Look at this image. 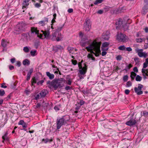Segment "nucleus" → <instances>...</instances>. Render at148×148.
Masks as SVG:
<instances>
[{
  "instance_id": "nucleus-9",
  "label": "nucleus",
  "mask_w": 148,
  "mask_h": 148,
  "mask_svg": "<svg viewBox=\"0 0 148 148\" xmlns=\"http://www.w3.org/2000/svg\"><path fill=\"white\" fill-rule=\"evenodd\" d=\"M80 44L82 47H85L89 44V41L87 36H85L84 37L81 38Z\"/></svg>"
},
{
  "instance_id": "nucleus-55",
  "label": "nucleus",
  "mask_w": 148,
  "mask_h": 148,
  "mask_svg": "<svg viewBox=\"0 0 148 148\" xmlns=\"http://www.w3.org/2000/svg\"><path fill=\"white\" fill-rule=\"evenodd\" d=\"M75 106H77L75 107V110H79L81 107V106H80L78 104H77V105L76 104Z\"/></svg>"
},
{
  "instance_id": "nucleus-8",
  "label": "nucleus",
  "mask_w": 148,
  "mask_h": 148,
  "mask_svg": "<svg viewBox=\"0 0 148 148\" xmlns=\"http://www.w3.org/2000/svg\"><path fill=\"white\" fill-rule=\"evenodd\" d=\"M91 25L90 20L88 18H86L84 24L85 30L86 32L89 31L91 28Z\"/></svg>"
},
{
  "instance_id": "nucleus-5",
  "label": "nucleus",
  "mask_w": 148,
  "mask_h": 148,
  "mask_svg": "<svg viewBox=\"0 0 148 148\" xmlns=\"http://www.w3.org/2000/svg\"><path fill=\"white\" fill-rule=\"evenodd\" d=\"M27 28L26 24L23 22H19L16 26L15 30L18 32V33L25 31Z\"/></svg>"
},
{
  "instance_id": "nucleus-31",
  "label": "nucleus",
  "mask_w": 148,
  "mask_h": 148,
  "mask_svg": "<svg viewBox=\"0 0 148 148\" xmlns=\"http://www.w3.org/2000/svg\"><path fill=\"white\" fill-rule=\"evenodd\" d=\"M142 79V77L139 75H136V81L138 82H140Z\"/></svg>"
},
{
  "instance_id": "nucleus-21",
  "label": "nucleus",
  "mask_w": 148,
  "mask_h": 148,
  "mask_svg": "<svg viewBox=\"0 0 148 148\" xmlns=\"http://www.w3.org/2000/svg\"><path fill=\"white\" fill-rule=\"evenodd\" d=\"M31 31L32 34H34L36 35L39 34V31L37 29L36 27H32L31 28Z\"/></svg>"
},
{
  "instance_id": "nucleus-57",
  "label": "nucleus",
  "mask_w": 148,
  "mask_h": 148,
  "mask_svg": "<svg viewBox=\"0 0 148 148\" xmlns=\"http://www.w3.org/2000/svg\"><path fill=\"white\" fill-rule=\"evenodd\" d=\"M65 89L66 90H71V89H72V87L70 86H66L65 87Z\"/></svg>"
},
{
  "instance_id": "nucleus-25",
  "label": "nucleus",
  "mask_w": 148,
  "mask_h": 148,
  "mask_svg": "<svg viewBox=\"0 0 148 148\" xmlns=\"http://www.w3.org/2000/svg\"><path fill=\"white\" fill-rule=\"evenodd\" d=\"M37 79L34 77L31 80V86H34V84L36 83Z\"/></svg>"
},
{
  "instance_id": "nucleus-17",
  "label": "nucleus",
  "mask_w": 148,
  "mask_h": 148,
  "mask_svg": "<svg viewBox=\"0 0 148 148\" xmlns=\"http://www.w3.org/2000/svg\"><path fill=\"white\" fill-rule=\"evenodd\" d=\"M136 123V121L133 119H132L129 121H127L126 122V124L127 125L131 126L135 125Z\"/></svg>"
},
{
  "instance_id": "nucleus-20",
  "label": "nucleus",
  "mask_w": 148,
  "mask_h": 148,
  "mask_svg": "<svg viewBox=\"0 0 148 148\" xmlns=\"http://www.w3.org/2000/svg\"><path fill=\"white\" fill-rule=\"evenodd\" d=\"M30 0H24L22 3V9H24L29 5V2Z\"/></svg>"
},
{
  "instance_id": "nucleus-7",
  "label": "nucleus",
  "mask_w": 148,
  "mask_h": 148,
  "mask_svg": "<svg viewBox=\"0 0 148 148\" xmlns=\"http://www.w3.org/2000/svg\"><path fill=\"white\" fill-rule=\"evenodd\" d=\"M116 39L119 42H125L127 40V36L121 33L118 32L116 35Z\"/></svg>"
},
{
  "instance_id": "nucleus-59",
  "label": "nucleus",
  "mask_w": 148,
  "mask_h": 148,
  "mask_svg": "<svg viewBox=\"0 0 148 148\" xmlns=\"http://www.w3.org/2000/svg\"><path fill=\"white\" fill-rule=\"evenodd\" d=\"M103 10H99L97 12V13L99 14H101L103 13Z\"/></svg>"
},
{
  "instance_id": "nucleus-16",
  "label": "nucleus",
  "mask_w": 148,
  "mask_h": 148,
  "mask_svg": "<svg viewBox=\"0 0 148 148\" xmlns=\"http://www.w3.org/2000/svg\"><path fill=\"white\" fill-rule=\"evenodd\" d=\"M48 18L45 17L43 21H41L38 23V24L42 26H44L48 23Z\"/></svg>"
},
{
  "instance_id": "nucleus-26",
  "label": "nucleus",
  "mask_w": 148,
  "mask_h": 148,
  "mask_svg": "<svg viewBox=\"0 0 148 148\" xmlns=\"http://www.w3.org/2000/svg\"><path fill=\"white\" fill-rule=\"evenodd\" d=\"M126 64L127 65L125 69L123 70V71L125 70L126 71H127L132 67V65L131 64H130L128 65L126 63Z\"/></svg>"
},
{
  "instance_id": "nucleus-2",
  "label": "nucleus",
  "mask_w": 148,
  "mask_h": 148,
  "mask_svg": "<svg viewBox=\"0 0 148 148\" xmlns=\"http://www.w3.org/2000/svg\"><path fill=\"white\" fill-rule=\"evenodd\" d=\"M64 79L62 78H56L52 81L50 80L47 82V84L52 87L54 90H56L58 88H61L64 86L65 83Z\"/></svg>"
},
{
  "instance_id": "nucleus-42",
  "label": "nucleus",
  "mask_w": 148,
  "mask_h": 148,
  "mask_svg": "<svg viewBox=\"0 0 148 148\" xmlns=\"http://www.w3.org/2000/svg\"><path fill=\"white\" fill-rule=\"evenodd\" d=\"M128 76L127 75H125L123 76V80L124 82L127 81L128 79Z\"/></svg>"
},
{
  "instance_id": "nucleus-24",
  "label": "nucleus",
  "mask_w": 148,
  "mask_h": 148,
  "mask_svg": "<svg viewBox=\"0 0 148 148\" xmlns=\"http://www.w3.org/2000/svg\"><path fill=\"white\" fill-rule=\"evenodd\" d=\"M46 74L50 79H52L54 78V75L53 74H51L49 72H47Z\"/></svg>"
},
{
  "instance_id": "nucleus-13",
  "label": "nucleus",
  "mask_w": 148,
  "mask_h": 148,
  "mask_svg": "<svg viewBox=\"0 0 148 148\" xmlns=\"http://www.w3.org/2000/svg\"><path fill=\"white\" fill-rule=\"evenodd\" d=\"M132 22L131 20L129 19L126 22H125L124 24L122 25V28H123L124 31H126L129 29V25Z\"/></svg>"
},
{
  "instance_id": "nucleus-54",
  "label": "nucleus",
  "mask_w": 148,
  "mask_h": 148,
  "mask_svg": "<svg viewBox=\"0 0 148 148\" xmlns=\"http://www.w3.org/2000/svg\"><path fill=\"white\" fill-rule=\"evenodd\" d=\"M134 60L136 62V63H139L140 62V61L139 60V58L137 57L135 58L134 59Z\"/></svg>"
},
{
  "instance_id": "nucleus-43",
  "label": "nucleus",
  "mask_w": 148,
  "mask_h": 148,
  "mask_svg": "<svg viewBox=\"0 0 148 148\" xmlns=\"http://www.w3.org/2000/svg\"><path fill=\"white\" fill-rule=\"evenodd\" d=\"M74 48L72 47L69 46L67 48V49L69 51V53H71V51H73Z\"/></svg>"
},
{
  "instance_id": "nucleus-12",
  "label": "nucleus",
  "mask_w": 148,
  "mask_h": 148,
  "mask_svg": "<svg viewBox=\"0 0 148 148\" xmlns=\"http://www.w3.org/2000/svg\"><path fill=\"white\" fill-rule=\"evenodd\" d=\"M124 23L125 22L123 21L121 18H119L116 20L115 23L116 29H119L122 28V25L124 24Z\"/></svg>"
},
{
  "instance_id": "nucleus-47",
  "label": "nucleus",
  "mask_w": 148,
  "mask_h": 148,
  "mask_svg": "<svg viewBox=\"0 0 148 148\" xmlns=\"http://www.w3.org/2000/svg\"><path fill=\"white\" fill-rule=\"evenodd\" d=\"M34 6L36 8H39L41 6V4L40 3H36L34 4Z\"/></svg>"
},
{
  "instance_id": "nucleus-45",
  "label": "nucleus",
  "mask_w": 148,
  "mask_h": 148,
  "mask_svg": "<svg viewBox=\"0 0 148 148\" xmlns=\"http://www.w3.org/2000/svg\"><path fill=\"white\" fill-rule=\"evenodd\" d=\"M125 10V9L124 7H121V8H119L118 11L120 12H123V10Z\"/></svg>"
},
{
  "instance_id": "nucleus-3",
  "label": "nucleus",
  "mask_w": 148,
  "mask_h": 148,
  "mask_svg": "<svg viewBox=\"0 0 148 148\" xmlns=\"http://www.w3.org/2000/svg\"><path fill=\"white\" fill-rule=\"evenodd\" d=\"M70 119V116L69 115L62 116L60 119H57L56 121V128L59 130L62 125L67 124Z\"/></svg>"
},
{
  "instance_id": "nucleus-29",
  "label": "nucleus",
  "mask_w": 148,
  "mask_h": 148,
  "mask_svg": "<svg viewBox=\"0 0 148 148\" xmlns=\"http://www.w3.org/2000/svg\"><path fill=\"white\" fill-rule=\"evenodd\" d=\"M8 134V131H7L6 132L5 134L2 137V138L4 140H7L8 139V138L7 137Z\"/></svg>"
},
{
  "instance_id": "nucleus-46",
  "label": "nucleus",
  "mask_w": 148,
  "mask_h": 148,
  "mask_svg": "<svg viewBox=\"0 0 148 148\" xmlns=\"http://www.w3.org/2000/svg\"><path fill=\"white\" fill-rule=\"evenodd\" d=\"M40 94H37L35 96L34 99L36 100H37L40 98Z\"/></svg>"
},
{
  "instance_id": "nucleus-11",
  "label": "nucleus",
  "mask_w": 148,
  "mask_h": 148,
  "mask_svg": "<svg viewBox=\"0 0 148 148\" xmlns=\"http://www.w3.org/2000/svg\"><path fill=\"white\" fill-rule=\"evenodd\" d=\"M143 87V86L141 84H138V87H135L134 90L135 92L138 95H142L143 93V92L141 90L142 88Z\"/></svg>"
},
{
  "instance_id": "nucleus-36",
  "label": "nucleus",
  "mask_w": 148,
  "mask_h": 148,
  "mask_svg": "<svg viewBox=\"0 0 148 148\" xmlns=\"http://www.w3.org/2000/svg\"><path fill=\"white\" fill-rule=\"evenodd\" d=\"M55 49H57L58 50H62L63 49V47L60 45H57L55 47Z\"/></svg>"
},
{
  "instance_id": "nucleus-40",
  "label": "nucleus",
  "mask_w": 148,
  "mask_h": 148,
  "mask_svg": "<svg viewBox=\"0 0 148 148\" xmlns=\"http://www.w3.org/2000/svg\"><path fill=\"white\" fill-rule=\"evenodd\" d=\"M138 53V56L140 57H142L143 56L144 53L140 51H137Z\"/></svg>"
},
{
  "instance_id": "nucleus-15",
  "label": "nucleus",
  "mask_w": 148,
  "mask_h": 148,
  "mask_svg": "<svg viewBox=\"0 0 148 148\" xmlns=\"http://www.w3.org/2000/svg\"><path fill=\"white\" fill-rule=\"evenodd\" d=\"M148 12V4L145 5L143 8L141 13L143 15H145Z\"/></svg>"
},
{
  "instance_id": "nucleus-4",
  "label": "nucleus",
  "mask_w": 148,
  "mask_h": 148,
  "mask_svg": "<svg viewBox=\"0 0 148 148\" xmlns=\"http://www.w3.org/2000/svg\"><path fill=\"white\" fill-rule=\"evenodd\" d=\"M62 38V36L60 33L57 31H55L51 35L50 39L53 41H59L61 40Z\"/></svg>"
},
{
  "instance_id": "nucleus-33",
  "label": "nucleus",
  "mask_w": 148,
  "mask_h": 148,
  "mask_svg": "<svg viewBox=\"0 0 148 148\" xmlns=\"http://www.w3.org/2000/svg\"><path fill=\"white\" fill-rule=\"evenodd\" d=\"M64 25V24H63L60 27H58L57 29H56L55 30V31H57L59 32L61 30Z\"/></svg>"
},
{
  "instance_id": "nucleus-56",
  "label": "nucleus",
  "mask_w": 148,
  "mask_h": 148,
  "mask_svg": "<svg viewBox=\"0 0 148 148\" xmlns=\"http://www.w3.org/2000/svg\"><path fill=\"white\" fill-rule=\"evenodd\" d=\"M85 74H81L79 73H78V76L79 78L80 79H82L84 78L83 76H82V75H84Z\"/></svg>"
},
{
  "instance_id": "nucleus-14",
  "label": "nucleus",
  "mask_w": 148,
  "mask_h": 148,
  "mask_svg": "<svg viewBox=\"0 0 148 148\" xmlns=\"http://www.w3.org/2000/svg\"><path fill=\"white\" fill-rule=\"evenodd\" d=\"M147 64L145 62L143 64V68L142 69L141 71L143 76L145 75V74L146 76H148V69H145L147 66Z\"/></svg>"
},
{
  "instance_id": "nucleus-58",
  "label": "nucleus",
  "mask_w": 148,
  "mask_h": 148,
  "mask_svg": "<svg viewBox=\"0 0 148 148\" xmlns=\"http://www.w3.org/2000/svg\"><path fill=\"white\" fill-rule=\"evenodd\" d=\"M132 48L129 47H127V48H126L125 50L126 51H128L130 52L132 51Z\"/></svg>"
},
{
  "instance_id": "nucleus-41",
  "label": "nucleus",
  "mask_w": 148,
  "mask_h": 148,
  "mask_svg": "<svg viewBox=\"0 0 148 148\" xmlns=\"http://www.w3.org/2000/svg\"><path fill=\"white\" fill-rule=\"evenodd\" d=\"M23 51L25 53H28L29 52V49L28 47H24Z\"/></svg>"
},
{
  "instance_id": "nucleus-50",
  "label": "nucleus",
  "mask_w": 148,
  "mask_h": 148,
  "mask_svg": "<svg viewBox=\"0 0 148 148\" xmlns=\"http://www.w3.org/2000/svg\"><path fill=\"white\" fill-rule=\"evenodd\" d=\"M44 82V80H41L38 82L37 83V85H39L40 84L41 85H42V84Z\"/></svg>"
},
{
  "instance_id": "nucleus-60",
  "label": "nucleus",
  "mask_w": 148,
  "mask_h": 148,
  "mask_svg": "<svg viewBox=\"0 0 148 148\" xmlns=\"http://www.w3.org/2000/svg\"><path fill=\"white\" fill-rule=\"evenodd\" d=\"M5 84V83H3L2 84H1V88H7V86H4V85Z\"/></svg>"
},
{
  "instance_id": "nucleus-34",
  "label": "nucleus",
  "mask_w": 148,
  "mask_h": 148,
  "mask_svg": "<svg viewBox=\"0 0 148 148\" xmlns=\"http://www.w3.org/2000/svg\"><path fill=\"white\" fill-rule=\"evenodd\" d=\"M104 0H96L94 3V4L95 5H97L98 4L101 3Z\"/></svg>"
},
{
  "instance_id": "nucleus-38",
  "label": "nucleus",
  "mask_w": 148,
  "mask_h": 148,
  "mask_svg": "<svg viewBox=\"0 0 148 148\" xmlns=\"http://www.w3.org/2000/svg\"><path fill=\"white\" fill-rule=\"evenodd\" d=\"M36 50L34 51L32 50L30 51V53L32 56H34L36 55Z\"/></svg>"
},
{
  "instance_id": "nucleus-1",
  "label": "nucleus",
  "mask_w": 148,
  "mask_h": 148,
  "mask_svg": "<svg viewBox=\"0 0 148 148\" xmlns=\"http://www.w3.org/2000/svg\"><path fill=\"white\" fill-rule=\"evenodd\" d=\"M101 44L100 42H97L96 40H95L88 46L86 47V49L88 51L94 54L96 57H98L99 53H101L100 47Z\"/></svg>"
},
{
  "instance_id": "nucleus-32",
  "label": "nucleus",
  "mask_w": 148,
  "mask_h": 148,
  "mask_svg": "<svg viewBox=\"0 0 148 148\" xmlns=\"http://www.w3.org/2000/svg\"><path fill=\"white\" fill-rule=\"evenodd\" d=\"M66 82L67 84L71 85L72 84V80L70 78H69L66 79Z\"/></svg>"
},
{
  "instance_id": "nucleus-35",
  "label": "nucleus",
  "mask_w": 148,
  "mask_h": 148,
  "mask_svg": "<svg viewBox=\"0 0 148 148\" xmlns=\"http://www.w3.org/2000/svg\"><path fill=\"white\" fill-rule=\"evenodd\" d=\"M126 47L124 45L120 46L118 47L119 49L121 51H125Z\"/></svg>"
},
{
  "instance_id": "nucleus-18",
  "label": "nucleus",
  "mask_w": 148,
  "mask_h": 148,
  "mask_svg": "<svg viewBox=\"0 0 148 148\" xmlns=\"http://www.w3.org/2000/svg\"><path fill=\"white\" fill-rule=\"evenodd\" d=\"M48 91L47 90L43 89L39 93L40 98H43L45 97Z\"/></svg>"
},
{
  "instance_id": "nucleus-10",
  "label": "nucleus",
  "mask_w": 148,
  "mask_h": 148,
  "mask_svg": "<svg viewBox=\"0 0 148 148\" xmlns=\"http://www.w3.org/2000/svg\"><path fill=\"white\" fill-rule=\"evenodd\" d=\"M50 27L48 26L47 29H45V31L41 30V32H42L43 34L45 36V38L47 39H50L51 35H50Z\"/></svg>"
},
{
  "instance_id": "nucleus-30",
  "label": "nucleus",
  "mask_w": 148,
  "mask_h": 148,
  "mask_svg": "<svg viewBox=\"0 0 148 148\" xmlns=\"http://www.w3.org/2000/svg\"><path fill=\"white\" fill-rule=\"evenodd\" d=\"M141 113L143 114V115L142 114V115H143L145 117H147L148 116V112L145 110L141 112Z\"/></svg>"
},
{
  "instance_id": "nucleus-37",
  "label": "nucleus",
  "mask_w": 148,
  "mask_h": 148,
  "mask_svg": "<svg viewBox=\"0 0 148 148\" xmlns=\"http://www.w3.org/2000/svg\"><path fill=\"white\" fill-rule=\"evenodd\" d=\"M110 45V43L108 42H103L102 44V47H106Z\"/></svg>"
},
{
  "instance_id": "nucleus-27",
  "label": "nucleus",
  "mask_w": 148,
  "mask_h": 148,
  "mask_svg": "<svg viewBox=\"0 0 148 148\" xmlns=\"http://www.w3.org/2000/svg\"><path fill=\"white\" fill-rule=\"evenodd\" d=\"M23 64L24 65H29L30 64V62L28 59H25L23 62Z\"/></svg>"
},
{
  "instance_id": "nucleus-23",
  "label": "nucleus",
  "mask_w": 148,
  "mask_h": 148,
  "mask_svg": "<svg viewBox=\"0 0 148 148\" xmlns=\"http://www.w3.org/2000/svg\"><path fill=\"white\" fill-rule=\"evenodd\" d=\"M33 71V69L32 68L30 69L29 72L27 74L26 80H29L30 78V76Z\"/></svg>"
},
{
  "instance_id": "nucleus-63",
  "label": "nucleus",
  "mask_w": 148,
  "mask_h": 148,
  "mask_svg": "<svg viewBox=\"0 0 148 148\" xmlns=\"http://www.w3.org/2000/svg\"><path fill=\"white\" fill-rule=\"evenodd\" d=\"M130 90L128 89H126L125 90V93L126 95H128L130 92Z\"/></svg>"
},
{
  "instance_id": "nucleus-28",
  "label": "nucleus",
  "mask_w": 148,
  "mask_h": 148,
  "mask_svg": "<svg viewBox=\"0 0 148 148\" xmlns=\"http://www.w3.org/2000/svg\"><path fill=\"white\" fill-rule=\"evenodd\" d=\"M102 38L105 40H108L109 38V35L108 34H104L103 35Z\"/></svg>"
},
{
  "instance_id": "nucleus-49",
  "label": "nucleus",
  "mask_w": 148,
  "mask_h": 148,
  "mask_svg": "<svg viewBox=\"0 0 148 148\" xmlns=\"http://www.w3.org/2000/svg\"><path fill=\"white\" fill-rule=\"evenodd\" d=\"M5 94V92L4 90H0V96H3Z\"/></svg>"
},
{
  "instance_id": "nucleus-44",
  "label": "nucleus",
  "mask_w": 148,
  "mask_h": 148,
  "mask_svg": "<svg viewBox=\"0 0 148 148\" xmlns=\"http://www.w3.org/2000/svg\"><path fill=\"white\" fill-rule=\"evenodd\" d=\"M136 75V74L134 72L132 71L131 73L130 77H135Z\"/></svg>"
},
{
  "instance_id": "nucleus-22",
  "label": "nucleus",
  "mask_w": 148,
  "mask_h": 148,
  "mask_svg": "<svg viewBox=\"0 0 148 148\" xmlns=\"http://www.w3.org/2000/svg\"><path fill=\"white\" fill-rule=\"evenodd\" d=\"M8 43V42L4 39H2L1 40V45L4 48L7 47Z\"/></svg>"
},
{
  "instance_id": "nucleus-39",
  "label": "nucleus",
  "mask_w": 148,
  "mask_h": 148,
  "mask_svg": "<svg viewBox=\"0 0 148 148\" xmlns=\"http://www.w3.org/2000/svg\"><path fill=\"white\" fill-rule=\"evenodd\" d=\"M145 40L144 38H137L136 39V41L137 42L141 43Z\"/></svg>"
},
{
  "instance_id": "nucleus-61",
  "label": "nucleus",
  "mask_w": 148,
  "mask_h": 148,
  "mask_svg": "<svg viewBox=\"0 0 148 148\" xmlns=\"http://www.w3.org/2000/svg\"><path fill=\"white\" fill-rule=\"evenodd\" d=\"M9 69L10 70H12L14 69V67L13 65H10L9 66Z\"/></svg>"
},
{
  "instance_id": "nucleus-19",
  "label": "nucleus",
  "mask_w": 148,
  "mask_h": 148,
  "mask_svg": "<svg viewBox=\"0 0 148 148\" xmlns=\"http://www.w3.org/2000/svg\"><path fill=\"white\" fill-rule=\"evenodd\" d=\"M19 125H21L24 128V130L25 131H26L27 129H25L27 126V124L24 122L23 120H20L18 123Z\"/></svg>"
},
{
  "instance_id": "nucleus-52",
  "label": "nucleus",
  "mask_w": 148,
  "mask_h": 148,
  "mask_svg": "<svg viewBox=\"0 0 148 148\" xmlns=\"http://www.w3.org/2000/svg\"><path fill=\"white\" fill-rule=\"evenodd\" d=\"M132 83L130 81H128L126 84V86L129 87L132 86Z\"/></svg>"
},
{
  "instance_id": "nucleus-62",
  "label": "nucleus",
  "mask_w": 148,
  "mask_h": 148,
  "mask_svg": "<svg viewBox=\"0 0 148 148\" xmlns=\"http://www.w3.org/2000/svg\"><path fill=\"white\" fill-rule=\"evenodd\" d=\"M133 71L134 72L137 73L138 72V70L136 67H135L134 68Z\"/></svg>"
},
{
  "instance_id": "nucleus-48",
  "label": "nucleus",
  "mask_w": 148,
  "mask_h": 148,
  "mask_svg": "<svg viewBox=\"0 0 148 148\" xmlns=\"http://www.w3.org/2000/svg\"><path fill=\"white\" fill-rule=\"evenodd\" d=\"M85 102L83 100H81L79 103H77V104L79 105L80 106H82L84 103Z\"/></svg>"
},
{
  "instance_id": "nucleus-64",
  "label": "nucleus",
  "mask_w": 148,
  "mask_h": 148,
  "mask_svg": "<svg viewBox=\"0 0 148 148\" xmlns=\"http://www.w3.org/2000/svg\"><path fill=\"white\" fill-rule=\"evenodd\" d=\"M21 62H20L19 61H17L16 63V65L18 67H20L21 66Z\"/></svg>"
},
{
  "instance_id": "nucleus-53",
  "label": "nucleus",
  "mask_w": 148,
  "mask_h": 148,
  "mask_svg": "<svg viewBox=\"0 0 148 148\" xmlns=\"http://www.w3.org/2000/svg\"><path fill=\"white\" fill-rule=\"evenodd\" d=\"M72 63L74 65H76L77 63V61L76 60H71Z\"/></svg>"
},
{
  "instance_id": "nucleus-51",
  "label": "nucleus",
  "mask_w": 148,
  "mask_h": 148,
  "mask_svg": "<svg viewBox=\"0 0 148 148\" xmlns=\"http://www.w3.org/2000/svg\"><path fill=\"white\" fill-rule=\"evenodd\" d=\"M116 59L117 60L120 61L122 59V57L120 55H118L116 57Z\"/></svg>"
},
{
  "instance_id": "nucleus-6",
  "label": "nucleus",
  "mask_w": 148,
  "mask_h": 148,
  "mask_svg": "<svg viewBox=\"0 0 148 148\" xmlns=\"http://www.w3.org/2000/svg\"><path fill=\"white\" fill-rule=\"evenodd\" d=\"M83 61V60H82L81 62H79L78 63V67L79 69L78 71L79 73L81 74H85L87 71V66L86 64H84V66L82 67V63Z\"/></svg>"
}]
</instances>
